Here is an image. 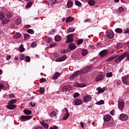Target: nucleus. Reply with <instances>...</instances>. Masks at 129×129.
<instances>
[{
    "instance_id": "1",
    "label": "nucleus",
    "mask_w": 129,
    "mask_h": 129,
    "mask_svg": "<svg viewBox=\"0 0 129 129\" xmlns=\"http://www.w3.org/2000/svg\"><path fill=\"white\" fill-rule=\"evenodd\" d=\"M125 57H126L129 61V52H126L123 54L119 56L118 58L115 60V63H119V62H121V61L124 59Z\"/></svg>"
},
{
    "instance_id": "2",
    "label": "nucleus",
    "mask_w": 129,
    "mask_h": 129,
    "mask_svg": "<svg viewBox=\"0 0 129 129\" xmlns=\"http://www.w3.org/2000/svg\"><path fill=\"white\" fill-rule=\"evenodd\" d=\"M81 73H83L82 72H81V71H77L74 73L70 77V80H74L80 74L81 75H82Z\"/></svg>"
},
{
    "instance_id": "3",
    "label": "nucleus",
    "mask_w": 129,
    "mask_h": 129,
    "mask_svg": "<svg viewBox=\"0 0 129 129\" xmlns=\"http://www.w3.org/2000/svg\"><path fill=\"white\" fill-rule=\"evenodd\" d=\"M114 36V33L112 30H109L106 32V37L109 39H112V37Z\"/></svg>"
},
{
    "instance_id": "4",
    "label": "nucleus",
    "mask_w": 129,
    "mask_h": 129,
    "mask_svg": "<svg viewBox=\"0 0 129 129\" xmlns=\"http://www.w3.org/2000/svg\"><path fill=\"white\" fill-rule=\"evenodd\" d=\"M67 40L66 41V43H71V42H73L74 41V38H73V34H70L68 35L67 37Z\"/></svg>"
},
{
    "instance_id": "5",
    "label": "nucleus",
    "mask_w": 129,
    "mask_h": 129,
    "mask_svg": "<svg viewBox=\"0 0 129 129\" xmlns=\"http://www.w3.org/2000/svg\"><path fill=\"white\" fill-rule=\"evenodd\" d=\"M31 116H24L22 115L20 118V120L21 121H27V120H29V119H31L32 118Z\"/></svg>"
},
{
    "instance_id": "6",
    "label": "nucleus",
    "mask_w": 129,
    "mask_h": 129,
    "mask_svg": "<svg viewBox=\"0 0 129 129\" xmlns=\"http://www.w3.org/2000/svg\"><path fill=\"white\" fill-rule=\"evenodd\" d=\"M92 68H93V66H90L87 67L86 68H85L83 70H80L81 72H82V73H81V74H84V73H86V72H88V71H90V70H91V69H92Z\"/></svg>"
},
{
    "instance_id": "7",
    "label": "nucleus",
    "mask_w": 129,
    "mask_h": 129,
    "mask_svg": "<svg viewBox=\"0 0 129 129\" xmlns=\"http://www.w3.org/2000/svg\"><path fill=\"white\" fill-rule=\"evenodd\" d=\"M103 78H104V75L103 74H100L96 77L95 81L97 82H98V81H101Z\"/></svg>"
},
{
    "instance_id": "8",
    "label": "nucleus",
    "mask_w": 129,
    "mask_h": 129,
    "mask_svg": "<svg viewBox=\"0 0 129 129\" xmlns=\"http://www.w3.org/2000/svg\"><path fill=\"white\" fill-rule=\"evenodd\" d=\"M119 118L120 120H127L128 117L125 114H122L120 115Z\"/></svg>"
},
{
    "instance_id": "9",
    "label": "nucleus",
    "mask_w": 129,
    "mask_h": 129,
    "mask_svg": "<svg viewBox=\"0 0 129 129\" xmlns=\"http://www.w3.org/2000/svg\"><path fill=\"white\" fill-rule=\"evenodd\" d=\"M8 109H10L11 110H13V109H15L16 107H17V105L12 104H8V105L6 106Z\"/></svg>"
},
{
    "instance_id": "10",
    "label": "nucleus",
    "mask_w": 129,
    "mask_h": 129,
    "mask_svg": "<svg viewBox=\"0 0 129 129\" xmlns=\"http://www.w3.org/2000/svg\"><path fill=\"white\" fill-rule=\"evenodd\" d=\"M92 99V97H91V96L90 95H87L84 97V101L85 102H88L89 101H90Z\"/></svg>"
},
{
    "instance_id": "11",
    "label": "nucleus",
    "mask_w": 129,
    "mask_h": 129,
    "mask_svg": "<svg viewBox=\"0 0 129 129\" xmlns=\"http://www.w3.org/2000/svg\"><path fill=\"white\" fill-rule=\"evenodd\" d=\"M66 59V55H63L62 56L57 58L56 59V62H63V61H65Z\"/></svg>"
},
{
    "instance_id": "12",
    "label": "nucleus",
    "mask_w": 129,
    "mask_h": 129,
    "mask_svg": "<svg viewBox=\"0 0 129 129\" xmlns=\"http://www.w3.org/2000/svg\"><path fill=\"white\" fill-rule=\"evenodd\" d=\"M118 56V55L117 54H113V55L111 56L109 58H108L107 59V61L108 62H109V61H112V60H114V59H115V58H117Z\"/></svg>"
},
{
    "instance_id": "13",
    "label": "nucleus",
    "mask_w": 129,
    "mask_h": 129,
    "mask_svg": "<svg viewBox=\"0 0 129 129\" xmlns=\"http://www.w3.org/2000/svg\"><path fill=\"white\" fill-rule=\"evenodd\" d=\"M81 104H82V100L79 99H76L75 100V105H81Z\"/></svg>"
},
{
    "instance_id": "14",
    "label": "nucleus",
    "mask_w": 129,
    "mask_h": 129,
    "mask_svg": "<svg viewBox=\"0 0 129 129\" xmlns=\"http://www.w3.org/2000/svg\"><path fill=\"white\" fill-rule=\"evenodd\" d=\"M97 90L98 91V94H100V93H102L104 92L105 90V87H103V88H101V87H99L97 88Z\"/></svg>"
},
{
    "instance_id": "15",
    "label": "nucleus",
    "mask_w": 129,
    "mask_h": 129,
    "mask_svg": "<svg viewBox=\"0 0 129 129\" xmlns=\"http://www.w3.org/2000/svg\"><path fill=\"white\" fill-rule=\"evenodd\" d=\"M103 119L104 121H109L111 119V116L110 115H106L104 116Z\"/></svg>"
},
{
    "instance_id": "16",
    "label": "nucleus",
    "mask_w": 129,
    "mask_h": 129,
    "mask_svg": "<svg viewBox=\"0 0 129 129\" xmlns=\"http://www.w3.org/2000/svg\"><path fill=\"white\" fill-rule=\"evenodd\" d=\"M69 48L71 50H75L76 48V45L73 43H70L69 45Z\"/></svg>"
},
{
    "instance_id": "17",
    "label": "nucleus",
    "mask_w": 129,
    "mask_h": 129,
    "mask_svg": "<svg viewBox=\"0 0 129 129\" xmlns=\"http://www.w3.org/2000/svg\"><path fill=\"white\" fill-rule=\"evenodd\" d=\"M71 88H72V87H71V86H66L65 87H63L62 88V91H68L69 90H71Z\"/></svg>"
},
{
    "instance_id": "18",
    "label": "nucleus",
    "mask_w": 129,
    "mask_h": 129,
    "mask_svg": "<svg viewBox=\"0 0 129 129\" xmlns=\"http://www.w3.org/2000/svg\"><path fill=\"white\" fill-rule=\"evenodd\" d=\"M75 86L76 87L82 88V87H85V86H86V85L84 84H80L79 83H77L75 84Z\"/></svg>"
},
{
    "instance_id": "19",
    "label": "nucleus",
    "mask_w": 129,
    "mask_h": 129,
    "mask_svg": "<svg viewBox=\"0 0 129 129\" xmlns=\"http://www.w3.org/2000/svg\"><path fill=\"white\" fill-rule=\"evenodd\" d=\"M59 75H60V73L58 72H56L52 77L53 80H55L57 79L59 77Z\"/></svg>"
},
{
    "instance_id": "20",
    "label": "nucleus",
    "mask_w": 129,
    "mask_h": 129,
    "mask_svg": "<svg viewBox=\"0 0 129 129\" xmlns=\"http://www.w3.org/2000/svg\"><path fill=\"white\" fill-rule=\"evenodd\" d=\"M127 76H124L122 78V81L124 84H127Z\"/></svg>"
},
{
    "instance_id": "21",
    "label": "nucleus",
    "mask_w": 129,
    "mask_h": 129,
    "mask_svg": "<svg viewBox=\"0 0 129 129\" xmlns=\"http://www.w3.org/2000/svg\"><path fill=\"white\" fill-rule=\"evenodd\" d=\"M106 54H107V52H106V50H102L99 53L100 56L101 57H104V56H106Z\"/></svg>"
},
{
    "instance_id": "22",
    "label": "nucleus",
    "mask_w": 129,
    "mask_h": 129,
    "mask_svg": "<svg viewBox=\"0 0 129 129\" xmlns=\"http://www.w3.org/2000/svg\"><path fill=\"white\" fill-rule=\"evenodd\" d=\"M118 107L119 109H122L124 107V104L122 102H119Z\"/></svg>"
},
{
    "instance_id": "23",
    "label": "nucleus",
    "mask_w": 129,
    "mask_h": 129,
    "mask_svg": "<svg viewBox=\"0 0 129 129\" xmlns=\"http://www.w3.org/2000/svg\"><path fill=\"white\" fill-rule=\"evenodd\" d=\"M40 123L45 128H48L49 127V125L47 123L44 122L43 121H40Z\"/></svg>"
},
{
    "instance_id": "24",
    "label": "nucleus",
    "mask_w": 129,
    "mask_h": 129,
    "mask_svg": "<svg viewBox=\"0 0 129 129\" xmlns=\"http://www.w3.org/2000/svg\"><path fill=\"white\" fill-rule=\"evenodd\" d=\"M10 22V19L6 18L5 19H4L2 21V25H7L8 23Z\"/></svg>"
},
{
    "instance_id": "25",
    "label": "nucleus",
    "mask_w": 129,
    "mask_h": 129,
    "mask_svg": "<svg viewBox=\"0 0 129 129\" xmlns=\"http://www.w3.org/2000/svg\"><path fill=\"white\" fill-rule=\"evenodd\" d=\"M5 18L6 17L5 16V13H4L3 12H0V21H3V20H5Z\"/></svg>"
},
{
    "instance_id": "26",
    "label": "nucleus",
    "mask_w": 129,
    "mask_h": 129,
    "mask_svg": "<svg viewBox=\"0 0 129 129\" xmlns=\"http://www.w3.org/2000/svg\"><path fill=\"white\" fill-rule=\"evenodd\" d=\"M13 39H19L21 38V33L17 32L15 35L13 36Z\"/></svg>"
},
{
    "instance_id": "27",
    "label": "nucleus",
    "mask_w": 129,
    "mask_h": 129,
    "mask_svg": "<svg viewBox=\"0 0 129 129\" xmlns=\"http://www.w3.org/2000/svg\"><path fill=\"white\" fill-rule=\"evenodd\" d=\"M19 51L21 53H23V52L25 51V48H24V45L21 44L19 47Z\"/></svg>"
},
{
    "instance_id": "28",
    "label": "nucleus",
    "mask_w": 129,
    "mask_h": 129,
    "mask_svg": "<svg viewBox=\"0 0 129 129\" xmlns=\"http://www.w3.org/2000/svg\"><path fill=\"white\" fill-rule=\"evenodd\" d=\"M7 17L8 18V19H11V18H12L13 17V13H12V12H8L7 13Z\"/></svg>"
},
{
    "instance_id": "29",
    "label": "nucleus",
    "mask_w": 129,
    "mask_h": 129,
    "mask_svg": "<svg viewBox=\"0 0 129 129\" xmlns=\"http://www.w3.org/2000/svg\"><path fill=\"white\" fill-rule=\"evenodd\" d=\"M72 21H74V18L71 17H68L66 19V23H69V22H72Z\"/></svg>"
},
{
    "instance_id": "30",
    "label": "nucleus",
    "mask_w": 129,
    "mask_h": 129,
    "mask_svg": "<svg viewBox=\"0 0 129 129\" xmlns=\"http://www.w3.org/2000/svg\"><path fill=\"white\" fill-rule=\"evenodd\" d=\"M17 102L16 99H12L8 102V104H14Z\"/></svg>"
},
{
    "instance_id": "31",
    "label": "nucleus",
    "mask_w": 129,
    "mask_h": 129,
    "mask_svg": "<svg viewBox=\"0 0 129 129\" xmlns=\"http://www.w3.org/2000/svg\"><path fill=\"white\" fill-rule=\"evenodd\" d=\"M88 4L90 5V6L92 7V6H94V5H95V1H94V0H90L88 2Z\"/></svg>"
},
{
    "instance_id": "32",
    "label": "nucleus",
    "mask_w": 129,
    "mask_h": 129,
    "mask_svg": "<svg viewBox=\"0 0 129 129\" xmlns=\"http://www.w3.org/2000/svg\"><path fill=\"white\" fill-rule=\"evenodd\" d=\"M67 7L68 9H70L72 7V1H70L68 2Z\"/></svg>"
},
{
    "instance_id": "33",
    "label": "nucleus",
    "mask_w": 129,
    "mask_h": 129,
    "mask_svg": "<svg viewBox=\"0 0 129 129\" xmlns=\"http://www.w3.org/2000/svg\"><path fill=\"white\" fill-rule=\"evenodd\" d=\"M54 40L56 41V42H59V41L61 40V36L59 35H56L54 37Z\"/></svg>"
},
{
    "instance_id": "34",
    "label": "nucleus",
    "mask_w": 129,
    "mask_h": 129,
    "mask_svg": "<svg viewBox=\"0 0 129 129\" xmlns=\"http://www.w3.org/2000/svg\"><path fill=\"white\" fill-rule=\"evenodd\" d=\"M24 112L25 114L28 115L29 114H31V113H32V111L29 110H24Z\"/></svg>"
},
{
    "instance_id": "35",
    "label": "nucleus",
    "mask_w": 129,
    "mask_h": 129,
    "mask_svg": "<svg viewBox=\"0 0 129 129\" xmlns=\"http://www.w3.org/2000/svg\"><path fill=\"white\" fill-rule=\"evenodd\" d=\"M70 114L69 113H66L63 117V120H66L69 117Z\"/></svg>"
},
{
    "instance_id": "36",
    "label": "nucleus",
    "mask_w": 129,
    "mask_h": 129,
    "mask_svg": "<svg viewBox=\"0 0 129 129\" xmlns=\"http://www.w3.org/2000/svg\"><path fill=\"white\" fill-rule=\"evenodd\" d=\"M82 56H86L87 55V50L83 49L82 51Z\"/></svg>"
},
{
    "instance_id": "37",
    "label": "nucleus",
    "mask_w": 129,
    "mask_h": 129,
    "mask_svg": "<svg viewBox=\"0 0 129 129\" xmlns=\"http://www.w3.org/2000/svg\"><path fill=\"white\" fill-rule=\"evenodd\" d=\"M115 32H116V33H122V29L121 28H116Z\"/></svg>"
},
{
    "instance_id": "38",
    "label": "nucleus",
    "mask_w": 129,
    "mask_h": 129,
    "mask_svg": "<svg viewBox=\"0 0 129 129\" xmlns=\"http://www.w3.org/2000/svg\"><path fill=\"white\" fill-rule=\"evenodd\" d=\"M104 103V101L102 100L96 102V104H97V105H101V104H103Z\"/></svg>"
},
{
    "instance_id": "39",
    "label": "nucleus",
    "mask_w": 129,
    "mask_h": 129,
    "mask_svg": "<svg viewBox=\"0 0 129 129\" xmlns=\"http://www.w3.org/2000/svg\"><path fill=\"white\" fill-rule=\"evenodd\" d=\"M75 5L76 6H78V7H81V6L82 5L81 3H80V2L78 1H75Z\"/></svg>"
},
{
    "instance_id": "40",
    "label": "nucleus",
    "mask_w": 129,
    "mask_h": 129,
    "mask_svg": "<svg viewBox=\"0 0 129 129\" xmlns=\"http://www.w3.org/2000/svg\"><path fill=\"white\" fill-rule=\"evenodd\" d=\"M32 5H33V3L29 2L26 6V8H27V9H29V8H31V7H32Z\"/></svg>"
},
{
    "instance_id": "41",
    "label": "nucleus",
    "mask_w": 129,
    "mask_h": 129,
    "mask_svg": "<svg viewBox=\"0 0 129 129\" xmlns=\"http://www.w3.org/2000/svg\"><path fill=\"white\" fill-rule=\"evenodd\" d=\"M50 116L51 117H54V116H56V112L53 111L50 114Z\"/></svg>"
},
{
    "instance_id": "42",
    "label": "nucleus",
    "mask_w": 129,
    "mask_h": 129,
    "mask_svg": "<svg viewBox=\"0 0 129 129\" xmlns=\"http://www.w3.org/2000/svg\"><path fill=\"white\" fill-rule=\"evenodd\" d=\"M118 11L120 13H123L124 12V9L122 8V7H119L118 8Z\"/></svg>"
},
{
    "instance_id": "43",
    "label": "nucleus",
    "mask_w": 129,
    "mask_h": 129,
    "mask_svg": "<svg viewBox=\"0 0 129 129\" xmlns=\"http://www.w3.org/2000/svg\"><path fill=\"white\" fill-rule=\"evenodd\" d=\"M68 31L69 32H71V33H72L74 32V31H75V28H74V27H70V28H69Z\"/></svg>"
},
{
    "instance_id": "44",
    "label": "nucleus",
    "mask_w": 129,
    "mask_h": 129,
    "mask_svg": "<svg viewBox=\"0 0 129 129\" xmlns=\"http://www.w3.org/2000/svg\"><path fill=\"white\" fill-rule=\"evenodd\" d=\"M39 92H40V93L43 94V93H44V92H45V89H44V88H40L39 89Z\"/></svg>"
},
{
    "instance_id": "45",
    "label": "nucleus",
    "mask_w": 129,
    "mask_h": 129,
    "mask_svg": "<svg viewBox=\"0 0 129 129\" xmlns=\"http://www.w3.org/2000/svg\"><path fill=\"white\" fill-rule=\"evenodd\" d=\"M83 43V40H82V39H79L77 41L78 45H81V44H82Z\"/></svg>"
},
{
    "instance_id": "46",
    "label": "nucleus",
    "mask_w": 129,
    "mask_h": 129,
    "mask_svg": "<svg viewBox=\"0 0 129 129\" xmlns=\"http://www.w3.org/2000/svg\"><path fill=\"white\" fill-rule=\"evenodd\" d=\"M20 59L21 61H23V60H25V55L22 54L20 55Z\"/></svg>"
},
{
    "instance_id": "47",
    "label": "nucleus",
    "mask_w": 129,
    "mask_h": 129,
    "mask_svg": "<svg viewBox=\"0 0 129 129\" xmlns=\"http://www.w3.org/2000/svg\"><path fill=\"white\" fill-rule=\"evenodd\" d=\"M112 77V72H109L106 75V77Z\"/></svg>"
},
{
    "instance_id": "48",
    "label": "nucleus",
    "mask_w": 129,
    "mask_h": 129,
    "mask_svg": "<svg viewBox=\"0 0 129 129\" xmlns=\"http://www.w3.org/2000/svg\"><path fill=\"white\" fill-rule=\"evenodd\" d=\"M26 61L28 62H30L31 61V57H30V56H26Z\"/></svg>"
},
{
    "instance_id": "49",
    "label": "nucleus",
    "mask_w": 129,
    "mask_h": 129,
    "mask_svg": "<svg viewBox=\"0 0 129 129\" xmlns=\"http://www.w3.org/2000/svg\"><path fill=\"white\" fill-rule=\"evenodd\" d=\"M16 23L17 25H20V24L22 23V20H21V19H18L16 20Z\"/></svg>"
},
{
    "instance_id": "50",
    "label": "nucleus",
    "mask_w": 129,
    "mask_h": 129,
    "mask_svg": "<svg viewBox=\"0 0 129 129\" xmlns=\"http://www.w3.org/2000/svg\"><path fill=\"white\" fill-rule=\"evenodd\" d=\"M28 38H30V35L25 34H24V38L25 39V40H28Z\"/></svg>"
},
{
    "instance_id": "51",
    "label": "nucleus",
    "mask_w": 129,
    "mask_h": 129,
    "mask_svg": "<svg viewBox=\"0 0 129 129\" xmlns=\"http://www.w3.org/2000/svg\"><path fill=\"white\" fill-rule=\"evenodd\" d=\"M52 41V38L48 37L47 39H46V41L47 43H50Z\"/></svg>"
},
{
    "instance_id": "52",
    "label": "nucleus",
    "mask_w": 129,
    "mask_h": 129,
    "mask_svg": "<svg viewBox=\"0 0 129 129\" xmlns=\"http://www.w3.org/2000/svg\"><path fill=\"white\" fill-rule=\"evenodd\" d=\"M57 45V43H53L49 45V48H53V47H54V46H56Z\"/></svg>"
},
{
    "instance_id": "53",
    "label": "nucleus",
    "mask_w": 129,
    "mask_h": 129,
    "mask_svg": "<svg viewBox=\"0 0 129 129\" xmlns=\"http://www.w3.org/2000/svg\"><path fill=\"white\" fill-rule=\"evenodd\" d=\"M35 47H37V44L35 42H32L31 43V47L35 48Z\"/></svg>"
},
{
    "instance_id": "54",
    "label": "nucleus",
    "mask_w": 129,
    "mask_h": 129,
    "mask_svg": "<svg viewBox=\"0 0 129 129\" xmlns=\"http://www.w3.org/2000/svg\"><path fill=\"white\" fill-rule=\"evenodd\" d=\"M27 33L29 34H33L34 33V31L32 29H28L27 30Z\"/></svg>"
},
{
    "instance_id": "55",
    "label": "nucleus",
    "mask_w": 129,
    "mask_h": 129,
    "mask_svg": "<svg viewBox=\"0 0 129 129\" xmlns=\"http://www.w3.org/2000/svg\"><path fill=\"white\" fill-rule=\"evenodd\" d=\"M49 3L51 5H53L56 3V0H49Z\"/></svg>"
},
{
    "instance_id": "56",
    "label": "nucleus",
    "mask_w": 129,
    "mask_h": 129,
    "mask_svg": "<svg viewBox=\"0 0 129 129\" xmlns=\"http://www.w3.org/2000/svg\"><path fill=\"white\" fill-rule=\"evenodd\" d=\"M16 97L15 96V95L13 94H11L9 95V98L12 99V98H15Z\"/></svg>"
},
{
    "instance_id": "57",
    "label": "nucleus",
    "mask_w": 129,
    "mask_h": 129,
    "mask_svg": "<svg viewBox=\"0 0 129 129\" xmlns=\"http://www.w3.org/2000/svg\"><path fill=\"white\" fill-rule=\"evenodd\" d=\"M79 95H80L79 93H76L74 94V97L75 98H77V97H78V96H79Z\"/></svg>"
},
{
    "instance_id": "58",
    "label": "nucleus",
    "mask_w": 129,
    "mask_h": 129,
    "mask_svg": "<svg viewBox=\"0 0 129 129\" xmlns=\"http://www.w3.org/2000/svg\"><path fill=\"white\" fill-rule=\"evenodd\" d=\"M124 34H129V29H126L124 31Z\"/></svg>"
},
{
    "instance_id": "59",
    "label": "nucleus",
    "mask_w": 129,
    "mask_h": 129,
    "mask_svg": "<svg viewBox=\"0 0 129 129\" xmlns=\"http://www.w3.org/2000/svg\"><path fill=\"white\" fill-rule=\"evenodd\" d=\"M11 58H12V56L11 55H7L6 56V59L8 60H10V59H11Z\"/></svg>"
},
{
    "instance_id": "60",
    "label": "nucleus",
    "mask_w": 129,
    "mask_h": 129,
    "mask_svg": "<svg viewBox=\"0 0 129 129\" xmlns=\"http://www.w3.org/2000/svg\"><path fill=\"white\" fill-rule=\"evenodd\" d=\"M90 21V19H87L84 20V23H88L89 22H91V21Z\"/></svg>"
},
{
    "instance_id": "61",
    "label": "nucleus",
    "mask_w": 129,
    "mask_h": 129,
    "mask_svg": "<svg viewBox=\"0 0 129 129\" xmlns=\"http://www.w3.org/2000/svg\"><path fill=\"white\" fill-rule=\"evenodd\" d=\"M30 104H31V106H32V107H35V103H34V102H31L30 103Z\"/></svg>"
},
{
    "instance_id": "62",
    "label": "nucleus",
    "mask_w": 129,
    "mask_h": 129,
    "mask_svg": "<svg viewBox=\"0 0 129 129\" xmlns=\"http://www.w3.org/2000/svg\"><path fill=\"white\" fill-rule=\"evenodd\" d=\"M39 81H40V82H45V79H44V78H41V79H40L39 80Z\"/></svg>"
},
{
    "instance_id": "63",
    "label": "nucleus",
    "mask_w": 129,
    "mask_h": 129,
    "mask_svg": "<svg viewBox=\"0 0 129 129\" xmlns=\"http://www.w3.org/2000/svg\"><path fill=\"white\" fill-rule=\"evenodd\" d=\"M50 129H58V126H53V127H50Z\"/></svg>"
},
{
    "instance_id": "64",
    "label": "nucleus",
    "mask_w": 129,
    "mask_h": 129,
    "mask_svg": "<svg viewBox=\"0 0 129 129\" xmlns=\"http://www.w3.org/2000/svg\"><path fill=\"white\" fill-rule=\"evenodd\" d=\"M3 88H4V85L0 84V91H1V89H3Z\"/></svg>"
}]
</instances>
